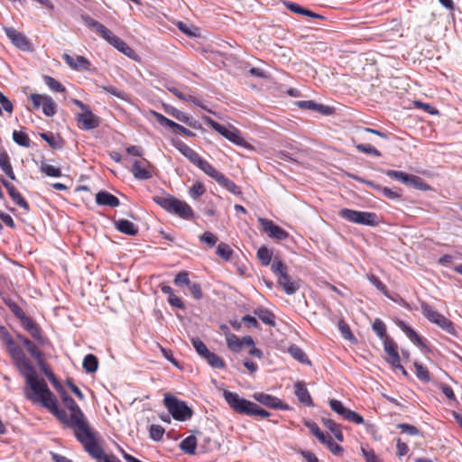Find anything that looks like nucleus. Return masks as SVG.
Wrapping results in <instances>:
<instances>
[{
	"label": "nucleus",
	"mask_w": 462,
	"mask_h": 462,
	"mask_svg": "<svg viewBox=\"0 0 462 462\" xmlns=\"http://www.w3.org/2000/svg\"><path fill=\"white\" fill-rule=\"evenodd\" d=\"M3 341L17 370L25 380L23 393L26 399L33 403H41L51 412H57V398L48 388L45 380L38 376L32 362L8 332L3 335Z\"/></svg>",
	"instance_id": "1"
},
{
	"label": "nucleus",
	"mask_w": 462,
	"mask_h": 462,
	"mask_svg": "<svg viewBox=\"0 0 462 462\" xmlns=\"http://www.w3.org/2000/svg\"><path fill=\"white\" fill-rule=\"evenodd\" d=\"M68 409L70 411L69 427L74 429L75 437L92 457H100L103 455V449L97 441L98 433L88 425L84 413L76 402Z\"/></svg>",
	"instance_id": "2"
},
{
	"label": "nucleus",
	"mask_w": 462,
	"mask_h": 462,
	"mask_svg": "<svg viewBox=\"0 0 462 462\" xmlns=\"http://www.w3.org/2000/svg\"><path fill=\"white\" fill-rule=\"evenodd\" d=\"M223 395L230 408L237 413L249 416H260L262 418L270 416V412L266 410L262 409L254 402L241 398L237 393L225 391Z\"/></svg>",
	"instance_id": "3"
},
{
	"label": "nucleus",
	"mask_w": 462,
	"mask_h": 462,
	"mask_svg": "<svg viewBox=\"0 0 462 462\" xmlns=\"http://www.w3.org/2000/svg\"><path fill=\"white\" fill-rule=\"evenodd\" d=\"M153 201L169 213L175 214L183 219L193 217V210L185 201L171 195L154 196Z\"/></svg>",
	"instance_id": "4"
},
{
	"label": "nucleus",
	"mask_w": 462,
	"mask_h": 462,
	"mask_svg": "<svg viewBox=\"0 0 462 462\" xmlns=\"http://www.w3.org/2000/svg\"><path fill=\"white\" fill-rule=\"evenodd\" d=\"M271 269L273 273L278 277V284L282 287L286 294L292 295L300 289L299 282L292 280L289 276L287 266L280 258H273L271 263Z\"/></svg>",
	"instance_id": "5"
},
{
	"label": "nucleus",
	"mask_w": 462,
	"mask_h": 462,
	"mask_svg": "<svg viewBox=\"0 0 462 462\" xmlns=\"http://www.w3.org/2000/svg\"><path fill=\"white\" fill-rule=\"evenodd\" d=\"M163 402L168 411L176 420L185 421L189 420L193 414L192 410L185 402L179 400L173 395L165 394Z\"/></svg>",
	"instance_id": "6"
},
{
	"label": "nucleus",
	"mask_w": 462,
	"mask_h": 462,
	"mask_svg": "<svg viewBox=\"0 0 462 462\" xmlns=\"http://www.w3.org/2000/svg\"><path fill=\"white\" fill-rule=\"evenodd\" d=\"M203 120L208 125H209L231 143L242 147H249L247 142L242 137L240 131L236 127L232 125L226 127L208 116H203Z\"/></svg>",
	"instance_id": "7"
},
{
	"label": "nucleus",
	"mask_w": 462,
	"mask_h": 462,
	"mask_svg": "<svg viewBox=\"0 0 462 462\" xmlns=\"http://www.w3.org/2000/svg\"><path fill=\"white\" fill-rule=\"evenodd\" d=\"M338 216L349 222L374 226L379 223L378 216L374 212L357 211L350 208H342Z\"/></svg>",
	"instance_id": "8"
},
{
	"label": "nucleus",
	"mask_w": 462,
	"mask_h": 462,
	"mask_svg": "<svg viewBox=\"0 0 462 462\" xmlns=\"http://www.w3.org/2000/svg\"><path fill=\"white\" fill-rule=\"evenodd\" d=\"M329 406L330 408L337 412L339 416L344 418L345 420L356 423V424H362L364 422V419L361 415L356 413L354 411L349 410L348 408L345 407L343 403L336 399H332L329 401Z\"/></svg>",
	"instance_id": "9"
},
{
	"label": "nucleus",
	"mask_w": 462,
	"mask_h": 462,
	"mask_svg": "<svg viewBox=\"0 0 462 462\" xmlns=\"http://www.w3.org/2000/svg\"><path fill=\"white\" fill-rule=\"evenodd\" d=\"M152 115L161 125L171 129L173 134H182L189 137L195 136V134L193 132L175 123L174 121L167 118L163 115L155 111H152Z\"/></svg>",
	"instance_id": "10"
},
{
	"label": "nucleus",
	"mask_w": 462,
	"mask_h": 462,
	"mask_svg": "<svg viewBox=\"0 0 462 462\" xmlns=\"http://www.w3.org/2000/svg\"><path fill=\"white\" fill-rule=\"evenodd\" d=\"M78 125L82 130H92L99 126V118L91 111L90 107L76 115Z\"/></svg>",
	"instance_id": "11"
},
{
	"label": "nucleus",
	"mask_w": 462,
	"mask_h": 462,
	"mask_svg": "<svg viewBox=\"0 0 462 462\" xmlns=\"http://www.w3.org/2000/svg\"><path fill=\"white\" fill-rule=\"evenodd\" d=\"M4 31L11 42L18 49L31 51V43L27 37L13 27H5Z\"/></svg>",
	"instance_id": "12"
},
{
	"label": "nucleus",
	"mask_w": 462,
	"mask_h": 462,
	"mask_svg": "<svg viewBox=\"0 0 462 462\" xmlns=\"http://www.w3.org/2000/svg\"><path fill=\"white\" fill-rule=\"evenodd\" d=\"M16 337L27 353L36 361L37 365H42L44 355L40 347L22 334H17Z\"/></svg>",
	"instance_id": "13"
},
{
	"label": "nucleus",
	"mask_w": 462,
	"mask_h": 462,
	"mask_svg": "<svg viewBox=\"0 0 462 462\" xmlns=\"http://www.w3.org/2000/svg\"><path fill=\"white\" fill-rule=\"evenodd\" d=\"M258 222L263 230L268 233L269 236L272 238L277 240H285L289 236V234L284 229L275 225L272 220L259 217Z\"/></svg>",
	"instance_id": "14"
},
{
	"label": "nucleus",
	"mask_w": 462,
	"mask_h": 462,
	"mask_svg": "<svg viewBox=\"0 0 462 462\" xmlns=\"http://www.w3.org/2000/svg\"><path fill=\"white\" fill-rule=\"evenodd\" d=\"M253 398L261 404L273 409L288 410L289 405L283 403L279 398L264 393H254Z\"/></svg>",
	"instance_id": "15"
},
{
	"label": "nucleus",
	"mask_w": 462,
	"mask_h": 462,
	"mask_svg": "<svg viewBox=\"0 0 462 462\" xmlns=\"http://www.w3.org/2000/svg\"><path fill=\"white\" fill-rule=\"evenodd\" d=\"M151 163L146 159L135 160L131 171L137 180H148L152 178Z\"/></svg>",
	"instance_id": "16"
},
{
	"label": "nucleus",
	"mask_w": 462,
	"mask_h": 462,
	"mask_svg": "<svg viewBox=\"0 0 462 462\" xmlns=\"http://www.w3.org/2000/svg\"><path fill=\"white\" fill-rule=\"evenodd\" d=\"M164 110L171 116L174 117L175 119H177L178 121H180L181 123L186 124L187 125H189V127H191L193 129L201 128V125L199 123V121L195 120L193 117L189 116L182 111H180L173 106H165Z\"/></svg>",
	"instance_id": "17"
},
{
	"label": "nucleus",
	"mask_w": 462,
	"mask_h": 462,
	"mask_svg": "<svg viewBox=\"0 0 462 462\" xmlns=\"http://www.w3.org/2000/svg\"><path fill=\"white\" fill-rule=\"evenodd\" d=\"M383 349L387 354L386 360L389 364L399 365L401 358L398 353L397 344L390 337L383 339Z\"/></svg>",
	"instance_id": "18"
},
{
	"label": "nucleus",
	"mask_w": 462,
	"mask_h": 462,
	"mask_svg": "<svg viewBox=\"0 0 462 462\" xmlns=\"http://www.w3.org/2000/svg\"><path fill=\"white\" fill-rule=\"evenodd\" d=\"M1 183L7 189L9 196L12 198L14 202L17 204L19 207L23 208L26 211L29 210L30 207L28 202L23 198L21 193L16 189V188L8 180L5 179H1Z\"/></svg>",
	"instance_id": "19"
},
{
	"label": "nucleus",
	"mask_w": 462,
	"mask_h": 462,
	"mask_svg": "<svg viewBox=\"0 0 462 462\" xmlns=\"http://www.w3.org/2000/svg\"><path fill=\"white\" fill-rule=\"evenodd\" d=\"M65 62L73 69L79 70V69H85L88 70L90 66V62L88 59H86L83 56L80 55H69L67 53H64L62 56Z\"/></svg>",
	"instance_id": "20"
},
{
	"label": "nucleus",
	"mask_w": 462,
	"mask_h": 462,
	"mask_svg": "<svg viewBox=\"0 0 462 462\" xmlns=\"http://www.w3.org/2000/svg\"><path fill=\"white\" fill-rule=\"evenodd\" d=\"M352 179L359 181V182H362V183H365L366 185L377 189L382 195H383L384 197L390 199H399L401 197V194L398 192V191H395V190H393L389 188H386V187H381L375 183H374L373 181L371 180H365L364 179H362L361 177H358V176H356V175H349Z\"/></svg>",
	"instance_id": "21"
},
{
	"label": "nucleus",
	"mask_w": 462,
	"mask_h": 462,
	"mask_svg": "<svg viewBox=\"0 0 462 462\" xmlns=\"http://www.w3.org/2000/svg\"><path fill=\"white\" fill-rule=\"evenodd\" d=\"M294 393L298 400L304 405L308 407H312L314 405L310 394L304 383L297 382L294 384Z\"/></svg>",
	"instance_id": "22"
},
{
	"label": "nucleus",
	"mask_w": 462,
	"mask_h": 462,
	"mask_svg": "<svg viewBox=\"0 0 462 462\" xmlns=\"http://www.w3.org/2000/svg\"><path fill=\"white\" fill-rule=\"evenodd\" d=\"M96 203L100 206L116 208L120 205L119 199L113 194L101 190L96 195Z\"/></svg>",
	"instance_id": "23"
},
{
	"label": "nucleus",
	"mask_w": 462,
	"mask_h": 462,
	"mask_svg": "<svg viewBox=\"0 0 462 462\" xmlns=\"http://www.w3.org/2000/svg\"><path fill=\"white\" fill-rule=\"evenodd\" d=\"M296 104L300 108L318 111L322 115H331L333 113L332 107L317 104L312 100L298 101Z\"/></svg>",
	"instance_id": "24"
},
{
	"label": "nucleus",
	"mask_w": 462,
	"mask_h": 462,
	"mask_svg": "<svg viewBox=\"0 0 462 462\" xmlns=\"http://www.w3.org/2000/svg\"><path fill=\"white\" fill-rule=\"evenodd\" d=\"M174 145L180 151V152L183 154L188 160H189L194 165H197L201 159L197 152H195L183 142L177 141Z\"/></svg>",
	"instance_id": "25"
},
{
	"label": "nucleus",
	"mask_w": 462,
	"mask_h": 462,
	"mask_svg": "<svg viewBox=\"0 0 462 462\" xmlns=\"http://www.w3.org/2000/svg\"><path fill=\"white\" fill-rule=\"evenodd\" d=\"M283 4L290 11L295 14L306 15L310 18L324 19L323 15L314 13L309 9H306L296 3L285 1Z\"/></svg>",
	"instance_id": "26"
},
{
	"label": "nucleus",
	"mask_w": 462,
	"mask_h": 462,
	"mask_svg": "<svg viewBox=\"0 0 462 462\" xmlns=\"http://www.w3.org/2000/svg\"><path fill=\"white\" fill-rule=\"evenodd\" d=\"M115 226L119 232L128 236H135L138 233V227L127 219L115 221Z\"/></svg>",
	"instance_id": "27"
},
{
	"label": "nucleus",
	"mask_w": 462,
	"mask_h": 462,
	"mask_svg": "<svg viewBox=\"0 0 462 462\" xmlns=\"http://www.w3.org/2000/svg\"><path fill=\"white\" fill-rule=\"evenodd\" d=\"M406 180L404 181V185L408 187H412L416 189L420 190H429L430 189V186L427 184L420 177L412 175V174H406Z\"/></svg>",
	"instance_id": "28"
},
{
	"label": "nucleus",
	"mask_w": 462,
	"mask_h": 462,
	"mask_svg": "<svg viewBox=\"0 0 462 462\" xmlns=\"http://www.w3.org/2000/svg\"><path fill=\"white\" fill-rule=\"evenodd\" d=\"M406 180L404 181V185L408 187H412L416 189L420 190H429L430 189V186L427 184L420 177L412 175V174H406Z\"/></svg>",
	"instance_id": "29"
},
{
	"label": "nucleus",
	"mask_w": 462,
	"mask_h": 462,
	"mask_svg": "<svg viewBox=\"0 0 462 462\" xmlns=\"http://www.w3.org/2000/svg\"><path fill=\"white\" fill-rule=\"evenodd\" d=\"M204 173L214 179L216 181L219 179L222 173L217 171L213 165H211L208 161L201 158L198 164L196 165Z\"/></svg>",
	"instance_id": "30"
},
{
	"label": "nucleus",
	"mask_w": 462,
	"mask_h": 462,
	"mask_svg": "<svg viewBox=\"0 0 462 462\" xmlns=\"http://www.w3.org/2000/svg\"><path fill=\"white\" fill-rule=\"evenodd\" d=\"M254 315L257 316L264 324L271 327L275 326V315L267 309L259 308L254 310Z\"/></svg>",
	"instance_id": "31"
},
{
	"label": "nucleus",
	"mask_w": 462,
	"mask_h": 462,
	"mask_svg": "<svg viewBox=\"0 0 462 462\" xmlns=\"http://www.w3.org/2000/svg\"><path fill=\"white\" fill-rule=\"evenodd\" d=\"M397 326L406 334V336L418 346H423L422 340L420 336L404 321L399 320Z\"/></svg>",
	"instance_id": "32"
},
{
	"label": "nucleus",
	"mask_w": 462,
	"mask_h": 462,
	"mask_svg": "<svg viewBox=\"0 0 462 462\" xmlns=\"http://www.w3.org/2000/svg\"><path fill=\"white\" fill-rule=\"evenodd\" d=\"M421 312L423 316L430 322L435 323L437 319L442 315L434 310L430 304L426 302L420 303Z\"/></svg>",
	"instance_id": "33"
},
{
	"label": "nucleus",
	"mask_w": 462,
	"mask_h": 462,
	"mask_svg": "<svg viewBox=\"0 0 462 462\" xmlns=\"http://www.w3.org/2000/svg\"><path fill=\"white\" fill-rule=\"evenodd\" d=\"M0 168L11 180H15V175L13 171L9 156L5 152L0 153Z\"/></svg>",
	"instance_id": "34"
},
{
	"label": "nucleus",
	"mask_w": 462,
	"mask_h": 462,
	"mask_svg": "<svg viewBox=\"0 0 462 462\" xmlns=\"http://www.w3.org/2000/svg\"><path fill=\"white\" fill-rule=\"evenodd\" d=\"M196 447L197 439L195 436H189L185 438L180 444V449L189 455L195 454Z\"/></svg>",
	"instance_id": "35"
},
{
	"label": "nucleus",
	"mask_w": 462,
	"mask_h": 462,
	"mask_svg": "<svg viewBox=\"0 0 462 462\" xmlns=\"http://www.w3.org/2000/svg\"><path fill=\"white\" fill-rule=\"evenodd\" d=\"M115 48H116L119 51L124 53L125 56L129 57L130 59H133L134 60H137V54L135 51L128 46L124 41H122L120 38H118L116 42L113 44Z\"/></svg>",
	"instance_id": "36"
},
{
	"label": "nucleus",
	"mask_w": 462,
	"mask_h": 462,
	"mask_svg": "<svg viewBox=\"0 0 462 462\" xmlns=\"http://www.w3.org/2000/svg\"><path fill=\"white\" fill-rule=\"evenodd\" d=\"M304 425L311 431V433L323 444L330 436L320 430L316 422L306 420Z\"/></svg>",
	"instance_id": "37"
},
{
	"label": "nucleus",
	"mask_w": 462,
	"mask_h": 462,
	"mask_svg": "<svg viewBox=\"0 0 462 462\" xmlns=\"http://www.w3.org/2000/svg\"><path fill=\"white\" fill-rule=\"evenodd\" d=\"M82 365L87 373H95L98 367L97 358L94 355L88 354L84 357Z\"/></svg>",
	"instance_id": "38"
},
{
	"label": "nucleus",
	"mask_w": 462,
	"mask_h": 462,
	"mask_svg": "<svg viewBox=\"0 0 462 462\" xmlns=\"http://www.w3.org/2000/svg\"><path fill=\"white\" fill-rule=\"evenodd\" d=\"M226 345L231 351L235 353H239L242 350L241 339L235 334L226 333Z\"/></svg>",
	"instance_id": "39"
},
{
	"label": "nucleus",
	"mask_w": 462,
	"mask_h": 462,
	"mask_svg": "<svg viewBox=\"0 0 462 462\" xmlns=\"http://www.w3.org/2000/svg\"><path fill=\"white\" fill-rule=\"evenodd\" d=\"M321 421L334 434L335 438L338 441H343V433L338 425L334 420L328 418H322Z\"/></svg>",
	"instance_id": "40"
},
{
	"label": "nucleus",
	"mask_w": 462,
	"mask_h": 462,
	"mask_svg": "<svg viewBox=\"0 0 462 462\" xmlns=\"http://www.w3.org/2000/svg\"><path fill=\"white\" fill-rule=\"evenodd\" d=\"M217 182L233 194L237 195L241 193L240 188L234 181L227 179L223 173Z\"/></svg>",
	"instance_id": "41"
},
{
	"label": "nucleus",
	"mask_w": 462,
	"mask_h": 462,
	"mask_svg": "<svg viewBox=\"0 0 462 462\" xmlns=\"http://www.w3.org/2000/svg\"><path fill=\"white\" fill-rule=\"evenodd\" d=\"M42 112L46 116H53L57 112L56 103L51 97L46 95L42 103Z\"/></svg>",
	"instance_id": "42"
},
{
	"label": "nucleus",
	"mask_w": 462,
	"mask_h": 462,
	"mask_svg": "<svg viewBox=\"0 0 462 462\" xmlns=\"http://www.w3.org/2000/svg\"><path fill=\"white\" fill-rule=\"evenodd\" d=\"M40 136L53 149H60L62 147L61 139L53 133H41Z\"/></svg>",
	"instance_id": "43"
},
{
	"label": "nucleus",
	"mask_w": 462,
	"mask_h": 462,
	"mask_svg": "<svg viewBox=\"0 0 462 462\" xmlns=\"http://www.w3.org/2000/svg\"><path fill=\"white\" fill-rule=\"evenodd\" d=\"M289 354L297 361L302 364L310 363L304 351L296 345H292L288 348Z\"/></svg>",
	"instance_id": "44"
},
{
	"label": "nucleus",
	"mask_w": 462,
	"mask_h": 462,
	"mask_svg": "<svg viewBox=\"0 0 462 462\" xmlns=\"http://www.w3.org/2000/svg\"><path fill=\"white\" fill-rule=\"evenodd\" d=\"M13 140L20 146L25 148H29L31 146L30 138L24 132L14 130L13 132Z\"/></svg>",
	"instance_id": "45"
},
{
	"label": "nucleus",
	"mask_w": 462,
	"mask_h": 462,
	"mask_svg": "<svg viewBox=\"0 0 462 462\" xmlns=\"http://www.w3.org/2000/svg\"><path fill=\"white\" fill-rule=\"evenodd\" d=\"M439 328L450 335L456 334V329L451 320L441 315L435 322Z\"/></svg>",
	"instance_id": "46"
},
{
	"label": "nucleus",
	"mask_w": 462,
	"mask_h": 462,
	"mask_svg": "<svg viewBox=\"0 0 462 462\" xmlns=\"http://www.w3.org/2000/svg\"><path fill=\"white\" fill-rule=\"evenodd\" d=\"M3 300L17 319H21L23 318V316H25V313L22 308L10 298H3Z\"/></svg>",
	"instance_id": "47"
},
{
	"label": "nucleus",
	"mask_w": 462,
	"mask_h": 462,
	"mask_svg": "<svg viewBox=\"0 0 462 462\" xmlns=\"http://www.w3.org/2000/svg\"><path fill=\"white\" fill-rule=\"evenodd\" d=\"M416 376L425 383L430 381V372L426 366L419 362H414Z\"/></svg>",
	"instance_id": "48"
},
{
	"label": "nucleus",
	"mask_w": 462,
	"mask_h": 462,
	"mask_svg": "<svg viewBox=\"0 0 462 462\" xmlns=\"http://www.w3.org/2000/svg\"><path fill=\"white\" fill-rule=\"evenodd\" d=\"M273 253L266 247L262 246L257 251V257L263 265H269L272 261Z\"/></svg>",
	"instance_id": "49"
},
{
	"label": "nucleus",
	"mask_w": 462,
	"mask_h": 462,
	"mask_svg": "<svg viewBox=\"0 0 462 462\" xmlns=\"http://www.w3.org/2000/svg\"><path fill=\"white\" fill-rule=\"evenodd\" d=\"M82 21L86 26H88L92 31L96 32L97 33H100L103 28L105 27L103 24L98 23L97 21L94 20L88 15H82Z\"/></svg>",
	"instance_id": "50"
},
{
	"label": "nucleus",
	"mask_w": 462,
	"mask_h": 462,
	"mask_svg": "<svg viewBox=\"0 0 462 462\" xmlns=\"http://www.w3.org/2000/svg\"><path fill=\"white\" fill-rule=\"evenodd\" d=\"M204 359L213 367V368H224L225 363L221 357H219L215 353L209 352L207 356H205Z\"/></svg>",
	"instance_id": "51"
},
{
	"label": "nucleus",
	"mask_w": 462,
	"mask_h": 462,
	"mask_svg": "<svg viewBox=\"0 0 462 462\" xmlns=\"http://www.w3.org/2000/svg\"><path fill=\"white\" fill-rule=\"evenodd\" d=\"M355 147L356 148V150L360 152H364V153H366V154H373L376 157H381L382 156V153L379 150H377L376 148L373 147L371 144H368V143H357V144H355Z\"/></svg>",
	"instance_id": "52"
},
{
	"label": "nucleus",
	"mask_w": 462,
	"mask_h": 462,
	"mask_svg": "<svg viewBox=\"0 0 462 462\" xmlns=\"http://www.w3.org/2000/svg\"><path fill=\"white\" fill-rule=\"evenodd\" d=\"M216 253L219 257L225 259L226 261H228L232 256L233 250L228 245L225 243H220L217 245Z\"/></svg>",
	"instance_id": "53"
},
{
	"label": "nucleus",
	"mask_w": 462,
	"mask_h": 462,
	"mask_svg": "<svg viewBox=\"0 0 462 462\" xmlns=\"http://www.w3.org/2000/svg\"><path fill=\"white\" fill-rule=\"evenodd\" d=\"M28 332L40 346H44L46 344V339L42 336V331L37 324L31 328Z\"/></svg>",
	"instance_id": "54"
},
{
	"label": "nucleus",
	"mask_w": 462,
	"mask_h": 462,
	"mask_svg": "<svg viewBox=\"0 0 462 462\" xmlns=\"http://www.w3.org/2000/svg\"><path fill=\"white\" fill-rule=\"evenodd\" d=\"M43 80L45 84L53 91L55 92H64L65 88L60 83L58 80H56L54 78L51 76H44Z\"/></svg>",
	"instance_id": "55"
},
{
	"label": "nucleus",
	"mask_w": 462,
	"mask_h": 462,
	"mask_svg": "<svg viewBox=\"0 0 462 462\" xmlns=\"http://www.w3.org/2000/svg\"><path fill=\"white\" fill-rule=\"evenodd\" d=\"M174 284L176 286H189V284L192 282H190L189 278V273L186 271L180 272L174 278L173 281Z\"/></svg>",
	"instance_id": "56"
},
{
	"label": "nucleus",
	"mask_w": 462,
	"mask_h": 462,
	"mask_svg": "<svg viewBox=\"0 0 462 462\" xmlns=\"http://www.w3.org/2000/svg\"><path fill=\"white\" fill-rule=\"evenodd\" d=\"M102 90L105 91L106 93H108V94H111L122 100H127L128 99V95L122 91V90H119L118 88H116V87H113V86H102L101 87Z\"/></svg>",
	"instance_id": "57"
},
{
	"label": "nucleus",
	"mask_w": 462,
	"mask_h": 462,
	"mask_svg": "<svg viewBox=\"0 0 462 462\" xmlns=\"http://www.w3.org/2000/svg\"><path fill=\"white\" fill-rule=\"evenodd\" d=\"M373 330L376 333V335L381 338L384 339L386 336V326L385 324L379 319H376L373 323Z\"/></svg>",
	"instance_id": "58"
},
{
	"label": "nucleus",
	"mask_w": 462,
	"mask_h": 462,
	"mask_svg": "<svg viewBox=\"0 0 462 462\" xmlns=\"http://www.w3.org/2000/svg\"><path fill=\"white\" fill-rule=\"evenodd\" d=\"M192 346H194L196 352L201 356L205 357L210 351L208 349L207 346L199 339V338H192Z\"/></svg>",
	"instance_id": "59"
},
{
	"label": "nucleus",
	"mask_w": 462,
	"mask_h": 462,
	"mask_svg": "<svg viewBox=\"0 0 462 462\" xmlns=\"http://www.w3.org/2000/svg\"><path fill=\"white\" fill-rule=\"evenodd\" d=\"M206 191V189L204 185L201 182H195L192 187L189 189V196L197 199L198 198L201 197Z\"/></svg>",
	"instance_id": "60"
},
{
	"label": "nucleus",
	"mask_w": 462,
	"mask_h": 462,
	"mask_svg": "<svg viewBox=\"0 0 462 462\" xmlns=\"http://www.w3.org/2000/svg\"><path fill=\"white\" fill-rule=\"evenodd\" d=\"M367 279L378 291H380L383 294L387 295V287L380 281L378 277L374 274H368Z\"/></svg>",
	"instance_id": "61"
},
{
	"label": "nucleus",
	"mask_w": 462,
	"mask_h": 462,
	"mask_svg": "<svg viewBox=\"0 0 462 462\" xmlns=\"http://www.w3.org/2000/svg\"><path fill=\"white\" fill-rule=\"evenodd\" d=\"M42 172L50 177H60L61 171L60 168H57L51 164H42L41 167Z\"/></svg>",
	"instance_id": "62"
},
{
	"label": "nucleus",
	"mask_w": 462,
	"mask_h": 462,
	"mask_svg": "<svg viewBox=\"0 0 462 462\" xmlns=\"http://www.w3.org/2000/svg\"><path fill=\"white\" fill-rule=\"evenodd\" d=\"M199 240L201 243L207 244L209 247H213L217 242V237L211 232L206 231L200 236Z\"/></svg>",
	"instance_id": "63"
},
{
	"label": "nucleus",
	"mask_w": 462,
	"mask_h": 462,
	"mask_svg": "<svg viewBox=\"0 0 462 462\" xmlns=\"http://www.w3.org/2000/svg\"><path fill=\"white\" fill-rule=\"evenodd\" d=\"M149 432L152 439L159 441L164 434V429L160 425H151Z\"/></svg>",
	"instance_id": "64"
}]
</instances>
